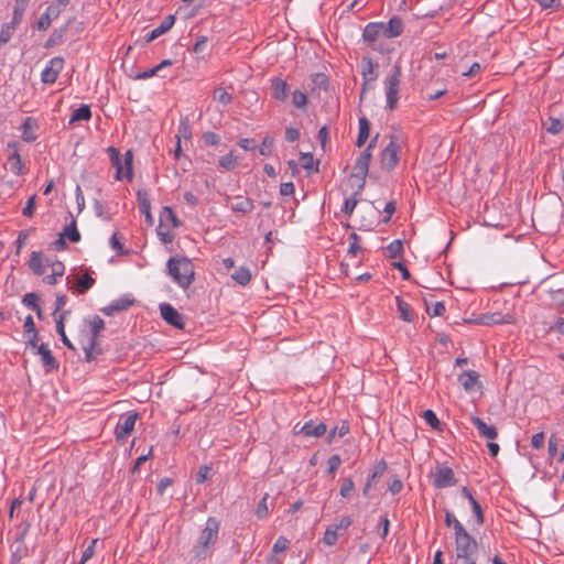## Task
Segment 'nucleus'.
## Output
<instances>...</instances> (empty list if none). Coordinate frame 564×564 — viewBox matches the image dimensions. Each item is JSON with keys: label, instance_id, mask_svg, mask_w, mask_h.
Segmentation results:
<instances>
[{"label": "nucleus", "instance_id": "1", "mask_svg": "<svg viewBox=\"0 0 564 564\" xmlns=\"http://www.w3.org/2000/svg\"><path fill=\"white\" fill-rule=\"evenodd\" d=\"M220 521L215 517L206 520L205 528L202 530L197 543L193 546V558L197 562L209 557L218 541Z\"/></svg>", "mask_w": 564, "mask_h": 564}, {"label": "nucleus", "instance_id": "2", "mask_svg": "<svg viewBox=\"0 0 564 564\" xmlns=\"http://www.w3.org/2000/svg\"><path fill=\"white\" fill-rule=\"evenodd\" d=\"M167 274L182 289L186 290L195 280L194 263L184 256H173L166 263Z\"/></svg>", "mask_w": 564, "mask_h": 564}, {"label": "nucleus", "instance_id": "3", "mask_svg": "<svg viewBox=\"0 0 564 564\" xmlns=\"http://www.w3.org/2000/svg\"><path fill=\"white\" fill-rule=\"evenodd\" d=\"M456 562L455 564H476L477 542L466 531L464 525L457 527L455 535Z\"/></svg>", "mask_w": 564, "mask_h": 564}, {"label": "nucleus", "instance_id": "4", "mask_svg": "<svg viewBox=\"0 0 564 564\" xmlns=\"http://www.w3.org/2000/svg\"><path fill=\"white\" fill-rule=\"evenodd\" d=\"M372 153L369 152V149H365L359 158L356 160L352 172L350 174V178H357V192H362L366 185V177L369 173V165L371 162Z\"/></svg>", "mask_w": 564, "mask_h": 564}, {"label": "nucleus", "instance_id": "5", "mask_svg": "<svg viewBox=\"0 0 564 564\" xmlns=\"http://www.w3.org/2000/svg\"><path fill=\"white\" fill-rule=\"evenodd\" d=\"M402 70L399 64L393 67L392 74L387 79V107L392 111L398 107L399 88L401 84Z\"/></svg>", "mask_w": 564, "mask_h": 564}, {"label": "nucleus", "instance_id": "6", "mask_svg": "<svg viewBox=\"0 0 564 564\" xmlns=\"http://www.w3.org/2000/svg\"><path fill=\"white\" fill-rule=\"evenodd\" d=\"M401 151L400 144L397 142L395 137H391L390 142L380 153L381 167L388 172L395 169L399 164V154Z\"/></svg>", "mask_w": 564, "mask_h": 564}, {"label": "nucleus", "instance_id": "7", "mask_svg": "<svg viewBox=\"0 0 564 564\" xmlns=\"http://www.w3.org/2000/svg\"><path fill=\"white\" fill-rule=\"evenodd\" d=\"M456 484L457 479L451 467L441 464L436 465L433 473V486L435 488L443 489L455 486Z\"/></svg>", "mask_w": 564, "mask_h": 564}, {"label": "nucleus", "instance_id": "8", "mask_svg": "<svg viewBox=\"0 0 564 564\" xmlns=\"http://www.w3.org/2000/svg\"><path fill=\"white\" fill-rule=\"evenodd\" d=\"M138 416V412H129L121 416L115 429V434L118 442L126 441L127 437L133 432Z\"/></svg>", "mask_w": 564, "mask_h": 564}, {"label": "nucleus", "instance_id": "9", "mask_svg": "<svg viewBox=\"0 0 564 564\" xmlns=\"http://www.w3.org/2000/svg\"><path fill=\"white\" fill-rule=\"evenodd\" d=\"M160 312H161L162 318L171 326H173L177 329L185 328V323H184L182 314H180L178 311L175 307H173L171 304H169V303L160 304Z\"/></svg>", "mask_w": 564, "mask_h": 564}, {"label": "nucleus", "instance_id": "10", "mask_svg": "<svg viewBox=\"0 0 564 564\" xmlns=\"http://www.w3.org/2000/svg\"><path fill=\"white\" fill-rule=\"evenodd\" d=\"M134 303L135 300L131 295L124 294L119 299L113 300L109 305L101 307L100 312L106 316H112L116 313L129 310L134 305Z\"/></svg>", "mask_w": 564, "mask_h": 564}, {"label": "nucleus", "instance_id": "11", "mask_svg": "<svg viewBox=\"0 0 564 564\" xmlns=\"http://www.w3.org/2000/svg\"><path fill=\"white\" fill-rule=\"evenodd\" d=\"M8 148L13 150V152L8 158L10 171L19 176L24 175L26 173V169L19 153V143L17 141H10L8 143Z\"/></svg>", "mask_w": 564, "mask_h": 564}, {"label": "nucleus", "instance_id": "12", "mask_svg": "<svg viewBox=\"0 0 564 564\" xmlns=\"http://www.w3.org/2000/svg\"><path fill=\"white\" fill-rule=\"evenodd\" d=\"M379 29L380 26L378 22L368 23L364 29L362 39L366 43H368V46L371 47L373 51H379L382 53L383 47L377 44V41L380 37Z\"/></svg>", "mask_w": 564, "mask_h": 564}, {"label": "nucleus", "instance_id": "13", "mask_svg": "<svg viewBox=\"0 0 564 564\" xmlns=\"http://www.w3.org/2000/svg\"><path fill=\"white\" fill-rule=\"evenodd\" d=\"M137 202L139 205V210L141 214L144 215L145 223L148 224V226H153L154 219L150 210L151 203L147 189L141 188L137 191Z\"/></svg>", "mask_w": 564, "mask_h": 564}, {"label": "nucleus", "instance_id": "14", "mask_svg": "<svg viewBox=\"0 0 564 564\" xmlns=\"http://www.w3.org/2000/svg\"><path fill=\"white\" fill-rule=\"evenodd\" d=\"M35 354L41 356L42 365L46 372H52L58 369L59 364L46 344H40Z\"/></svg>", "mask_w": 564, "mask_h": 564}, {"label": "nucleus", "instance_id": "15", "mask_svg": "<svg viewBox=\"0 0 564 564\" xmlns=\"http://www.w3.org/2000/svg\"><path fill=\"white\" fill-rule=\"evenodd\" d=\"M175 23V15L170 14L166 15L163 21L160 23V25L155 29H153L149 34L144 37V43L148 44L152 41H154L156 37L161 36L162 34L166 33L171 30V28Z\"/></svg>", "mask_w": 564, "mask_h": 564}, {"label": "nucleus", "instance_id": "16", "mask_svg": "<svg viewBox=\"0 0 564 564\" xmlns=\"http://www.w3.org/2000/svg\"><path fill=\"white\" fill-rule=\"evenodd\" d=\"M74 18H70L66 21V23L61 26L59 29H54L52 33L50 34L48 39L46 40L44 47L45 48H52L63 42L65 33L68 31L70 25L74 22Z\"/></svg>", "mask_w": 564, "mask_h": 564}, {"label": "nucleus", "instance_id": "17", "mask_svg": "<svg viewBox=\"0 0 564 564\" xmlns=\"http://www.w3.org/2000/svg\"><path fill=\"white\" fill-rule=\"evenodd\" d=\"M299 432H302V435L305 437H321L326 434L327 426L323 422L314 424V422L310 420L300 427Z\"/></svg>", "mask_w": 564, "mask_h": 564}, {"label": "nucleus", "instance_id": "18", "mask_svg": "<svg viewBox=\"0 0 564 564\" xmlns=\"http://www.w3.org/2000/svg\"><path fill=\"white\" fill-rule=\"evenodd\" d=\"M470 421L476 426L481 437H486L488 440L497 438L498 431L495 425L487 424L482 419L478 416H471Z\"/></svg>", "mask_w": 564, "mask_h": 564}, {"label": "nucleus", "instance_id": "19", "mask_svg": "<svg viewBox=\"0 0 564 564\" xmlns=\"http://www.w3.org/2000/svg\"><path fill=\"white\" fill-rule=\"evenodd\" d=\"M271 95L274 99L279 101H285L289 93V85L286 82L280 77H274L271 79Z\"/></svg>", "mask_w": 564, "mask_h": 564}, {"label": "nucleus", "instance_id": "20", "mask_svg": "<svg viewBox=\"0 0 564 564\" xmlns=\"http://www.w3.org/2000/svg\"><path fill=\"white\" fill-rule=\"evenodd\" d=\"M387 470V463L384 459H381L377 463L375 466L372 474L367 479V482L365 484V487L362 489V494L365 497H369V492L371 487L376 484L377 479H379L384 471Z\"/></svg>", "mask_w": 564, "mask_h": 564}, {"label": "nucleus", "instance_id": "21", "mask_svg": "<svg viewBox=\"0 0 564 564\" xmlns=\"http://www.w3.org/2000/svg\"><path fill=\"white\" fill-rule=\"evenodd\" d=\"M378 67V64L375 63L370 57H364L362 58V77L365 79L362 84V93L366 90V85L368 82H373L378 77V73L376 72V68Z\"/></svg>", "mask_w": 564, "mask_h": 564}, {"label": "nucleus", "instance_id": "22", "mask_svg": "<svg viewBox=\"0 0 564 564\" xmlns=\"http://www.w3.org/2000/svg\"><path fill=\"white\" fill-rule=\"evenodd\" d=\"M458 382L467 391H473L476 386H480L479 373L475 370H467L458 376Z\"/></svg>", "mask_w": 564, "mask_h": 564}, {"label": "nucleus", "instance_id": "23", "mask_svg": "<svg viewBox=\"0 0 564 564\" xmlns=\"http://www.w3.org/2000/svg\"><path fill=\"white\" fill-rule=\"evenodd\" d=\"M84 323L89 326V339H94V341L98 344V337L100 333L105 329L104 319L98 315H94L91 318H85Z\"/></svg>", "mask_w": 564, "mask_h": 564}, {"label": "nucleus", "instance_id": "24", "mask_svg": "<svg viewBox=\"0 0 564 564\" xmlns=\"http://www.w3.org/2000/svg\"><path fill=\"white\" fill-rule=\"evenodd\" d=\"M107 152H108V155H109L112 166L116 167V176H115L116 180L121 181V180L126 178L124 173H123V164H122V160H121V154H120L119 150L113 147H109L107 149Z\"/></svg>", "mask_w": 564, "mask_h": 564}, {"label": "nucleus", "instance_id": "25", "mask_svg": "<svg viewBox=\"0 0 564 564\" xmlns=\"http://www.w3.org/2000/svg\"><path fill=\"white\" fill-rule=\"evenodd\" d=\"M39 124L36 119L33 117H26L22 123V139L26 142H33L36 140L34 130L37 129Z\"/></svg>", "mask_w": 564, "mask_h": 564}, {"label": "nucleus", "instance_id": "26", "mask_svg": "<svg viewBox=\"0 0 564 564\" xmlns=\"http://www.w3.org/2000/svg\"><path fill=\"white\" fill-rule=\"evenodd\" d=\"M69 313V311H64V312H61V314L58 315V317L55 318V323H56V332L57 334L59 335L61 337V340L62 343L70 350H75V347L74 345L72 344V341L68 339V337L66 336V333H65V317L66 315Z\"/></svg>", "mask_w": 564, "mask_h": 564}, {"label": "nucleus", "instance_id": "27", "mask_svg": "<svg viewBox=\"0 0 564 564\" xmlns=\"http://www.w3.org/2000/svg\"><path fill=\"white\" fill-rule=\"evenodd\" d=\"M558 437L552 434L549 438L547 454L551 459H555L557 463L564 460V445L561 452H558Z\"/></svg>", "mask_w": 564, "mask_h": 564}, {"label": "nucleus", "instance_id": "28", "mask_svg": "<svg viewBox=\"0 0 564 564\" xmlns=\"http://www.w3.org/2000/svg\"><path fill=\"white\" fill-rule=\"evenodd\" d=\"M69 223L64 227L63 235L65 238H67L70 242L76 243L80 240V234L76 226V220L72 213H68Z\"/></svg>", "mask_w": 564, "mask_h": 564}, {"label": "nucleus", "instance_id": "29", "mask_svg": "<svg viewBox=\"0 0 564 564\" xmlns=\"http://www.w3.org/2000/svg\"><path fill=\"white\" fill-rule=\"evenodd\" d=\"M29 268L35 275H42L45 273V265L43 263L42 252L33 251L29 259Z\"/></svg>", "mask_w": 564, "mask_h": 564}, {"label": "nucleus", "instance_id": "30", "mask_svg": "<svg viewBox=\"0 0 564 564\" xmlns=\"http://www.w3.org/2000/svg\"><path fill=\"white\" fill-rule=\"evenodd\" d=\"M370 134V122L366 117L359 118V131L356 140V147L361 148Z\"/></svg>", "mask_w": 564, "mask_h": 564}, {"label": "nucleus", "instance_id": "31", "mask_svg": "<svg viewBox=\"0 0 564 564\" xmlns=\"http://www.w3.org/2000/svg\"><path fill=\"white\" fill-rule=\"evenodd\" d=\"M236 200L237 202L231 205V209L234 212L241 213L245 215L252 212L254 207L252 199H250L249 197L237 196Z\"/></svg>", "mask_w": 564, "mask_h": 564}, {"label": "nucleus", "instance_id": "32", "mask_svg": "<svg viewBox=\"0 0 564 564\" xmlns=\"http://www.w3.org/2000/svg\"><path fill=\"white\" fill-rule=\"evenodd\" d=\"M91 118V109L89 105H82L75 109L70 116L69 124L78 121H88Z\"/></svg>", "mask_w": 564, "mask_h": 564}, {"label": "nucleus", "instance_id": "33", "mask_svg": "<svg viewBox=\"0 0 564 564\" xmlns=\"http://www.w3.org/2000/svg\"><path fill=\"white\" fill-rule=\"evenodd\" d=\"M313 86L311 93L314 94L316 89L327 91L329 88L328 77L324 73H316L312 75Z\"/></svg>", "mask_w": 564, "mask_h": 564}, {"label": "nucleus", "instance_id": "34", "mask_svg": "<svg viewBox=\"0 0 564 564\" xmlns=\"http://www.w3.org/2000/svg\"><path fill=\"white\" fill-rule=\"evenodd\" d=\"M386 24L388 26V33L393 37H398L403 33L404 24L399 15H393Z\"/></svg>", "mask_w": 564, "mask_h": 564}, {"label": "nucleus", "instance_id": "35", "mask_svg": "<svg viewBox=\"0 0 564 564\" xmlns=\"http://www.w3.org/2000/svg\"><path fill=\"white\" fill-rule=\"evenodd\" d=\"M164 221H170L174 228H178L182 225L181 220L170 206H164L160 214V224L164 225Z\"/></svg>", "mask_w": 564, "mask_h": 564}, {"label": "nucleus", "instance_id": "36", "mask_svg": "<svg viewBox=\"0 0 564 564\" xmlns=\"http://www.w3.org/2000/svg\"><path fill=\"white\" fill-rule=\"evenodd\" d=\"M395 301L398 311L400 313V318L403 319L404 322H412L413 314L410 304L403 301L401 296H397Z\"/></svg>", "mask_w": 564, "mask_h": 564}, {"label": "nucleus", "instance_id": "37", "mask_svg": "<svg viewBox=\"0 0 564 564\" xmlns=\"http://www.w3.org/2000/svg\"><path fill=\"white\" fill-rule=\"evenodd\" d=\"M85 351V360L90 362L96 359L97 355L102 352V349L94 341V339H89L86 345L83 346Z\"/></svg>", "mask_w": 564, "mask_h": 564}, {"label": "nucleus", "instance_id": "38", "mask_svg": "<svg viewBox=\"0 0 564 564\" xmlns=\"http://www.w3.org/2000/svg\"><path fill=\"white\" fill-rule=\"evenodd\" d=\"M361 194V192H357V189L345 199L344 205L341 207V213H344L347 216H351L359 199L358 196Z\"/></svg>", "mask_w": 564, "mask_h": 564}, {"label": "nucleus", "instance_id": "39", "mask_svg": "<svg viewBox=\"0 0 564 564\" xmlns=\"http://www.w3.org/2000/svg\"><path fill=\"white\" fill-rule=\"evenodd\" d=\"M231 279L235 280L238 284L245 286L251 280V272L248 268L241 267L231 274Z\"/></svg>", "mask_w": 564, "mask_h": 564}, {"label": "nucleus", "instance_id": "40", "mask_svg": "<svg viewBox=\"0 0 564 564\" xmlns=\"http://www.w3.org/2000/svg\"><path fill=\"white\" fill-rule=\"evenodd\" d=\"M403 242L400 239H395L390 242L387 247V257L390 259L400 258L403 254Z\"/></svg>", "mask_w": 564, "mask_h": 564}, {"label": "nucleus", "instance_id": "41", "mask_svg": "<svg viewBox=\"0 0 564 564\" xmlns=\"http://www.w3.org/2000/svg\"><path fill=\"white\" fill-rule=\"evenodd\" d=\"M70 3V0H54L46 9V11L57 19L62 11Z\"/></svg>", "mask_w": 564, "mask_h": 564}, {"label": "nucleus", "instance_id": "42", "mask_svg": "<svg viewBox=\"0 0 564 564\" xmlns=\"http://www.w3.org/2000/svg\"><path fill=\"white\" fill-rule=\"evenodd\" d=\"M218 164L226 171H232L236 169L238 162L237 159L234 156L232 151H230L229 153L219 158Z\"/></svg>", "mask_w": 564, "mask_h": 564}, {"label": "nucleus", "instance_id": "43", "mask_svg": "<svg viewBox=\"0 0 564 564\" xmlns=\"http://www.w3.org/2000/svg\"><path fill=\"white\" fill-rule=\"evenodd\" d=\"M348 433H349V423L347 421H344L339 427L335 426L329 431L326 441L328 444H330L336 435H338L339 437H344Z\"/></svg>", "mask_w": 564, "mask_h": 564}, {"label": "nucleus", "instance_id": "44", "mask_svg": "<svg viewBox=\"0 0 564 564\" xmlns=\"http://www.w3.org/2000/svg\"><path fill=\"white\" fill-rule=\"evenodd\" d=\"M95 279L89 274H84L77 282V291L79 294H85L95 284Z\"/></svg>", "mask_w": 564, "mask_h": 564}, {"label": "nucleus", "instance_id": "45", "mask_svg": "<svg viewBox=\"0 0 564 564\" xmlns=\"http://www.w3.org/2000/svg\"><path fill=\"white\" fill-rule=\"evenodd\" d=\"M423 419L425 420V422L435 431H442L443 427H442V423L441 421L437 419L435 412L433 410H425L423 412Z\"/></svg>", "mask_w": 564, "mask_h": 564}, {"label": "nucleus", "instance_id": "46", "mask_svg": "<svg viewBox=\"0 0 564 564\" xmlns=\"http://www.w3.org/2000/svg\"><path fill=\"white\" fill-rule=\"evenodd\" d=\"M213 98L224 106H227L232 101V96L223 87H217L214 90Z\"/></svg>", "mask_w": 564, "mask_h": 564}, {"label": "nucleus", "instance_id": "47", "mask_svg": "<svg viewBox=\"0 0 564 564\" xmlns=\"http://www.w3.org/2000/svg\"><path fill=\"white\" fill-rule=\"evenodd\" d=\"M181 138L189 140L192 138V127L189 124V119L187 116L182 117L178 126L177 134Z\"/></svg>", "mask_w": 564, "mask_h": 564}, {"label": "nucleus", "instance_id": "48", "mask_svg": "<svg viewBox=\"0 0 564 564\" xmlns=\"http://www.w3.org/2000/svg\"><path fill=\"white\" fill-rule=\"evenodd\" d=\"M564 128L562 120L550 117L545 124V129L551 134H558Z\"/></svg>", "mask_w": 564, "mask_h": 564}, {"label": "nucleus", "instance_id": "49", "mask_svg": "<svg viewBox=\"0 0 564 564\" xmlns=\"http://www.w3.org/2000/svg\"><path fill=\"white\" fill-rule=\"evenodd\" d=\"M15 26L14 25H11V23H4L0 30V45H3L6 43H8L14 31H15Z\"/></svg>", "mask_w": 564, "mask_h": 564}, {"label": "nucleus", "instance_id": "50", "mask_svg": "<svg viewBox=\"0 0 564 564\" xmlns=\"http://www.w3.org/2000/svg\"><path fill=\"white\" fill-rule=\"evenodd\" d=\"M337 529L334 525H329L324 533L323 542L328 546H333L337 543Z\"/></svg>", "mask_w": 564, "mask_h": 564}, {"label": "nucleus", "instance_id": "51", "mask_svg": "<svg viewBox=\"0 0 564 564\" xmlns=\"http://www.w3.org/2000/svg\"><path fill=\"white\" fill-rule=\"evenodd\" d=\"M40 296L34 293V292H30V293H26L23 295L22 297V303L30 310H34V308H37V306L40 305Z\"/></svg>", "mask_w": 564, "mask_h": 564}, {"label": "nucleus", "instance_id": "52", "mask_svg": "<svg viewBox=\"0 0 564 564\" xmlns=\"http://www.w3.org/2000/svg\"><path fill=\"white\" fill-rule=\"evenodd\" d=\"M348 240H349L348 254L356 256L358 252L364 250L359 246L360 237L356 232H351L348 237Z\"/></svg>", "mask_w": 564, "mask_h": 564}, {"label": "nucleus", "instance_id": "53", "mask_svg": "<svg viewBox=\"0 0 564 564\" xmlns=\"http://www.w3.org/2000/svg\"><path fill=\"white\" fill-rule=\"evenodd\" d=\"M274 143V138L267 135L262 140V143L259 148V153L263 156H270L272 154V148Z\"/></svg>", "mask_w": 564, "mask_h": 564}, {"label": "nucleus", "instance_id": "54", "mask_svg": "<svg viewBox=\"0 0 564 564\" xmlns=\"http://www.w3.org/2000/svg\"><path fill=\"white\" fill-rule=\"evenodd\" d=\"M132 162H133V153L131 150H128L124 153V176L128 181H132L133 178V169H132Z\"/></svg>", "mask_w": 564, "mask_h": 564}, {"label": "nucleus", "instance_id": "55", "mask_svg": "<svg viewBox=\"0 0 564 564\" xmlns=\"http://www.w3.org/2000/svg\"><path fill=\"white\" fill-rule=\"evenodd\" d=\"M292 104L294 107L302 109L307 105V96L301 90H295L292 94Z\"/></svg>", "mask_w": 564, "mask_h": 564}, {"label": "nucleus", "instance_id": "56", "mask_svg": "<svg viewBox=\"0 0 564 564\" xmlns=\"http://www.w3.org/2000/svg\"><path fill=\"white\" fill-rule=\"evenodd\" d=\"M53 20L55 19L47 11H45L37 20L36 29L39 31H46L51 26Z\"/></svg>", "mask_w": 564, "mask_h": 564}, {"label": "nucleus", "instance_id": "57", "mask_svg": "<svg viewBox=\"0 0 564 564\" xmlns=\"http://www.w3.org/2000/svg\"><path fill=\"white\" fill-rule=\"evenodd\" d=\"M202 140L207 147H216L220 143V137L213 131L204 132Z\"/></svg>", "mask_w": 564, "mask_h": 564}, {"label": "nucleus", "instance_id": "58", "mask_svg": "<svg viewBox=\"0 0 564 564\" xmlns=\"http://www.w3.org/2000/svg\"><path fill=\"white\" fill-rule=\"evenodd\" d=\"M156 234L163 243H171L174 239V235L170 230L165 229L163 224H159L156 227Z\"/></svg>", "mask_w": 564, "mask_h": 564}, {"label": "nucleus", "instance_id": "59", "mask_svg": "<svg viewBox=\"0 0 564 564\" xmlns=\"http://www.w3.org/2000/svg\"><path fill=\"white\" fill-rule=\"evenodd\" d=\"M470 506H471L473 512L475 514L476 523L478 525L484 524L485 516H484V511H482L480 503L475 499L470 502Z\"/></svg>", "mask_w": 564, "mask_h": 564}, {"label": "nucleus", "instance_id": "60", "mask_svg": "<svg viewBox=\"0 0 564 564\" xmlns=\"http://www.w3.org/2000/svg\"><path fill=\"white\" fill-rule=\"evenodd\" d=\"M355 489V484L352 481V479L349 477V478H345L343 480V484H341V487H340V496L343 498H348L350 497L351 492L354 491Z\"/></svg>", "mask_w": 564, "mask_h": 564}, {"label": "nucleus", "instance_id": "61", "mask_svg": "<svg viewBox=\"0 0 564 564\" xmlns=\"http://www.w3.org/2000/svg\"><path fill=\"white\" fill-rule=\"evenodd\" d=\"M268 497H269V495L265 494L262 497L261 501L257 506L256 514L259 519H263L268 516V512H269L268 505H267Z\"/></svg>", "mask_w": 564, "mask_h": 564}, {"label": "nucleus", "instance_id": "62", "mask_svg": "<svg viewBox=\"0 0 564 564\" xmlns=\"http://www.w3.org/2000/svg\"><path fill=\"white\" fill-rule=\"evenodd\" d=\"M57 77L58 75L54 70H51L48 67H45L41 73V80L44 84H54Z\"/></svg>", "mask_w": 564, "mask_h": 564}, {"label": "nucleus", "instance_id": "63", "mask_svg": "<svg viewBox=\"0 0 564 564\" xmlns=\"http://www.w3.org/2000/svg\"><path fill=\"white\" fill-rule=\"evenodd\" d=\"M341 464V458L338 454L332 455L327 460V471L329 474L335 473Z\"/></svg>", "mask_w": 564, "mask_h": 564}, {"label": "nucleus", "instance_id": "64", "mask_svg": "<svg viewBox=\"0 0 564 564\" xmlns=\"http://www.w3.org/2000/svg\"><path fill=\"white\" fill-rule=\"evenodd\" d=\"M26 553V547L23 544H20L15 551L11 554L10 564H19L22 557Z\"/></svg>", "mask_w": 564, "mask_h": 564}]
</instances>
